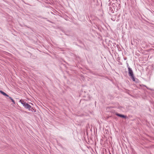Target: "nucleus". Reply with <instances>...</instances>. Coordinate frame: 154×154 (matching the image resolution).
Returning a JSON list of instances; mask_svg holds the SVG:
<instances>
[{"label": "nucleus", "instance_id": "obj_5", "mask_svg": "<svg viewBox=\"0 0 154 154\" xmlns=\"http://www.w3.org/2000/svg\"><path fill=\"white\" fill-rule=\"evenodd\" d=\"M0 92L1 94H2L4 96H7L8 97H9L8 96L6 93H5L4 92L2 91H0Z\"/></svg>", "mask_w": 154, "mask_h": 154}, {"label": "nucleus", "instance_id": "obj_6", "mask_svg": "<svg viewBox=\"0 0 154 154\" xmlns=\"http://www.w3.org/2000/svg\"><path fill=\"white\" fill-rule=\"evenodd\" d=\"M9 98L11 100L12 102H13L14 103H15V102L14 100L11 97H9Z\"/></svg>", "mask_w": 154, "mask_h": 154}, {"label": "nucleus", "instance_id": "obj_4", "mask_svg": "<svg viewBox=\"0 0 154 154\" xmlns=\"http://www.w3.org/2000/svg\"><path fill=\"white\" fill-rule=\"evenodd\" d=\"M116 115L118 116H119L120 117H122L123 118H125L126 117L124 115L120 114L118 113H116Z\"/></svg>", "mask_w": 154, "mask_h": 154}, {"label": "nucleus", "instance_id": "obj_3", "mask_svg": "<svg viewBox=\"0 0 154 154\" xmlns=\"http://www.w3.org/2000/svg\"><path fill=\"white\" fill-rule=\"evenodd\" d=\"M20 102H21V103L23 105L24 107H25L26 105V104H27L23 100H20Z\"/></svg>", "mask_w": 154, "mask_h": 154}, {"label": "nucleus", "instance_id": "obj_7", "mask_svg": "<svg viewBox=\"0 0 154 154\" xmlns=\"http://www.w3.org/2000/svg\"><path fill=\"white\" fill-rule=\"evenodd\" d=\"M138 81V79H137L135 78V81L134 82H137Z\"/></svg>", "mask_w": 154, "mask_h": 154}, {"label": "nucleus", "instance_id": "obj_2", "mask_svg": "<svg viewBox=\"0 0 154 154\" xmlns=\"http://www.w3.org/2000/svg\"><path fill=\"white\" fill-rule=\"evenodd\" d=\"M25 107L26 109H28L29 111H31L32 112H33V110H34L33 108H32V107L28 103H27Z\"/></svg>", "mask_w": 154, "mask_h": 154}, {"label": "nucleus", "instance_id": "obj_1", "mask_svg": "<svg viewBox=\"0 0 154 154\" xmlns=\"http://www.w3.org/2000/svg\"><path fill=\"white\" fill-rule=\"evenodd\" d=\"M127 67L129 76L131 77V78L133 81H135V78L134 76L133 71L132 69L129 66L128 64Z\"/></svg>", "mask_w": 154, "mask_h": 154}]
</instances>
